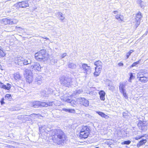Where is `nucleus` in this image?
<instances>
[{
  "instance_id": "29",
  "label": "nucleus",
  "mask_w": 148,
  "mask_h": 148,
  "mask_svg": "<svg viewBox=\"0 0 148 148\" xmlns=\"http://www.w3.org/2000/svg\"><path fill=\"white\" fill-rule=\"evenodd\" d=\"M68 66L71 69H74L76 67V64L74 63L71 62H69L68 64Z\"/></svg>"
},
{
  "instance_id": "1",
  "label": "nucleus",
  "mask_w": 148,
  "mask_h": 148,
  "mask_svg": "<svg viewBox=\"0 0 148 148\" xmlns=\"http://www.w3.org/2000/svg\"><path fill=\"white\" fill-rule=\"evenodd\" d=\"M17 63L19 65H27L30 64L29 68L30 69L38 71L41 70V67L40 64L38 62H32L31 60L29 58H27L24 59L23 58L20 57L17 59Z\"/></svg>"
},
{
  "instance_id": "9",
  "label": "nucleus",
  "mask_w": 148,
  "mask_h": 148,
  "mask_svg": "<svg viewBox=\"0 0 148 148\" xmlns=\"http://www.w3.org/2000/svg\"><path fill=\"white\" fill-rule=\"evenodd\" d=\"M142 16L141 13L139 12L136 15V17L135 18V21H133L134 23H136V24L134 26V27L136 28L140 24V18Z\"/></svg>"
},
{
  "instance_id": "5",
  "label": "nucleus",
  "mask_w": 148,
  "mask_h": 148,
  "mask_svg": "<svg viewBox=\"0 0 148 148\" xmlns=\"http://www.w3.org/2000/svg\"><path fill=\"white\" fill-rule=\"evenodd\" d=\"M90 133V130L89 127L83 126L79 133L80 137L84 139L87 138Z\"/></svg>"
},
{
  "instance_id": "42",
  "label": "nucleus",
  "mask_w": 148,
  "mask_h": 148,
  "mask_svg": "<svg viewBox=\"0 0 148 148\" xmlns=\"http://www.w3.org/2000/svg\"><path fill=\"white\" fill-rule=\"evenodd\" d=\"M40 80H38L37 81H36V84H38V85H40L42 82V80L40 79Z\"/></svg>"
},
{
  "instance_id": "26",
  "label": "nucleus",
  "mask_w": 148,
  "mask_h": 148,
  "mask_svg": "<svg viewBox=\"0 0 148 148\" xmlns=\"http://www.w3.org/2000/svg\"><path fill=\"white\" fill-rule=\"evenodd\" d=\"M137 3L140 5V6L141 8L143 7L146 5L145 3L141 0H138Z\"/></svg>"
},
{
  "instance_id": "36",
  "label": "nucleus",
  "mask_w": 148,
  "mask_h": 148,
  "mask_svg": "<svg viewBox=\"0 0 148 148\" xmlns=\"http://www.w3.org/2000/svg\"><path fill=\"white\" fill-rule=\"evenodd\" d=\"M134 51L132 50H131L130 51L127 53L126 54V57L127 59L129 58V56L131 55V54Z\"/></svg>"
},
{
  "instance_id": "50",
  "label": "nucleus",
  "mask_w": 148,
  "mask_h": 148,
  "mask_svg": "<svg viewBox=\"0 0 148 148\" xmlns=\"http://www.w3.org/2000/svg\"><path fill=\"white\" fill-rule=\"evenodd\" d=\"M2 66L0 64V69H2Z\"/></svg>"
},
{
  "instance_id": "8",
  "label": "nucleus",
  "mask_w": 148,
  "mask_h": 148,
  "mask_svg": "<svg viewBox=\"0 0 148 148\" xmlns=\"http://www.w3.org/2000/svg\"><path fill=\"white\" fill-rule=\"evenodd\" d=\"M29 6V4L27 1L19 2L14 5V6L18 9L20 8H25Z\"/></svg>"
},
{
  "instance_id": "15",
  "label": "nucleus",
  "mask_w": 148,
  "mask_h": 148,
  "mask_svg": "<svg viewBox=\"0 0 148 148\" xmlns=\"http://www.w3.org/2000/svg\"><path fill=\"white\" fill-rule=\"evenodd\" d=\"M52 102L46 103L45 102H42L40 101V107H47L48 106H52Z\"/></svg>"
},
{
  "instance_id": "39",
  "label": "nucleus",
  "mask_w": 148,
  "mask_h": 148,
  "mask_svg": "<svg viewBox=\"0 0 148 148\" xmlns=\"http://www.w3.org/2000/svg\"><path fill=\"white\" fill-rule=\"evenodd\" d=\"M128 115V112L127 111L123 112V117L124 118H125Z\"/></svg>"
},
{
  "instance_id": "11",
  "label": "nucleus",
  "mask_w": 148,
  "mask_h": 148,
  "mask_svg": "<svg viewBox=\"0 0 148 148\" xmlns=\"http://www.w3.org/2000/svg\"><path fill=\"white\" fill-rule=\"evenodd\" d=\"M82 67L84 70V73L86 74H89L90 73L91 67L90 66H88L86 64H82Z\"/></svg>"
},
{
  "instance_id": "12",
  "label": "nucleus",
  "mask_w": 148,
  "mask_h": 148,
  "mask_svg": "<svg viewBox=\"0 0 148 148\" xmlns=\"http://www.w3.org/2000/svg\"><path fill=\"white\" fill-rule=\"evenodd\" d=\"M63 101L67 102L68 103H70L71 105L73 106H75L76 105V102L75 100H72L71 99L65 98L62 99Z\"/></svg>"
},
{
  "instance_id": "21",
  "label": "nucleus",
  "mask_w": 148,
  "mask_h": 148,
  "mask_svg": "<svg viewBox=\"0 0 148 148\" xmlns=\"http://www.w3.org/2000/svg\"><path fill=\"white\" fill-rule=\"evenodd\" d=\"M40 94L42 97H48L49 95L47 93V92H46V91L44 90H41L40 92Z\"/></svg>"
},
{
  "instance_id": "23",
  "label": "nucleus",
  "mask_w": 148,
  "mask_h": 148,
  "mask_svg": "<svg viewBox=\"0 0 148 148\" xmlns=\"http://www.w3.org/2000/svg\"><path fill=\"white\" fill-rule=\"evenodd\" d=\"M125 84L123 83H120L119 86V89L120 92L125 91Z\"/></svg>"
},
{
  "instance_id": "48",
  "label": "nucleus",
  "mask_w": 148,
  "mask_h": 148,
  "mask_svg": "<svg viewBox=\"0 0 148 148\" xmlns=\"http://www.w3.org/2000/svg\"><path fill=\"white\" fill-rule=\"evenodd\" d=\"M118 65L119 66H123V63L122 62H120L119 63H118Z\"/></svg>"
},
{
  "instance_id": "6",
  "label": "nucleus",
  "mask_w": 148,
  "mask_h": 148,
  "mask_svg": "<svg viewBox=\"0 0 148 148\" xmlns=\"http://www.w3.org/2000/svg\"><path fill=\"white\" fill-rule=\"evenodd\" d=\"M45 50L42 49L40 50L35 54V59L38 61L44 60L43 59L45 58L47 56Z\"/></svg>"
},
{
  "instance_id": "25",
  "label": "nucleus",
  "mask_w": 148,
  "mask_h": 148,
  "mask_svg": "<svg viewBox=\"0 0 148 148\" xmlns=\"http://www.w3.org/2000/svg\"><path fill=\"white\" fill-rule=\"evenodd\" d=\"M13 77L16 80H18L21 78V76L18 73H16L13 75Z\"/></svg>"
},
{
  "instance_id": "4",
  "label": "nucleus",
  "mask_w": 148,
  "mask_h": 148,
  "mask_svg": "<svg viewBox=\"0 0 148 148\" xmlns=\"http://www.w3.org/2000/svg\"><path fill=\"white\" fill-rule=\"evenodd\" d=\"M59 79L60 84L65 87L69 88L73 85L72 79L69 76L62 77Z\"/></svg>"
},
{
  "instance_id": "10",
  "label": "nucleus",
  "mask_w": 148,
  "mask_h": 148,
  "mask_svg": "<svg viewBox=\"0 0 148 148\" xmlns=\"http://www.w3.org/2000/svg\"><path fill=\"white\" fill-rule=\"evenodd\" d=\"M3 22L5 25H12L16 24L18 22V20L15 19H10L5 18L3 19Z\"/></svg>"
},
{
  "instance_id": "20",
  "label": "nucleus",
  "mask_w": 148,
  "mask_h": 148,
  "mask_svg": "<svg viewBox=\"0 0 148 148\" xmlns=\"http://www.w3.org/2000/svg\"><path fill=\"white\" fill-rule=\"evenodd\" d=\"M62 110L63 111L66 112H68L70 113H74L75 112V110L74 109H73L63 108L62 109Z\"/></svg>"
},
{
  "instance_id": "17",
  "label": "nucleus",
  "mask_w": 148,
  "mask_h": 148,
  "mask_svg": "<svg viewBox=\"0 0 148 148\" xmlns=\"http://www.w3.org/2000/svg\"><path fill=\"white\" fill-rule=\"evenodd\" d=\"M101 68L96 67H95V71L94 73V76L96 77L99 76L101 72Z\"/></svg>"
},
{
  "instance_id": "37",
  "label": "nucleus",
  "mask_w": 148,
  "mask_h": 148,
  "mask_svg": "<svg viewBox=\"0 0 148 148\" xmlns=\"http://www.w3.org/2000/svg\"><path fill=\"white\" fill-rule=\"evenodd\" d=\"M83 92V90L82 89H79L77 90L75 92V94L76 95L79 94Z\"/></svg>"
},
{
  "instance_id": "43",
  "label": "nucleus",
  "mask_w": 148,
  "mask_h": 148,
  "mask_svg": "<svg viewBox=\"0 0 148 148\" xmlns=\"http://www.w3.org/2000/svg\"><path fill=\"white\" fill-rule=\"evenodd\" d=\"M43 78L41 76H38L36 77V81H37L38 80L42 79Z\"/></svg>"
},
{
  "instance_id": "13",
  "label": "nucleus",
  "mask_w": 148,
  "mask_h": 148,
  "mask_svg": "<svg viewBox=\"0 0 148 148\" xmlns=\"http://www.w3.org/2000/svg\"><path fill=\"white\" fill-rule=\"evenodd\" d=\"M11 87V85L9 83H7V85L4 84L3 83L0 82V88L5 90H9Z\"/></svg>"
},
{
  "instance_id": "27",
  "label": "nucleus",
  "mask_w": 148,
  "mask_h": 148,
  "mask_svg": "<svg viewBox=\"0 0 148 148\" xmlns=\"http://www.w3.org/2000/svg\"><path fill=\"white\" fill-rule=\"evenodd\" d=\"M94 64L96 67L102 68V63L100 60L96 61L95 62Z\"/></svg>"
},
{
  "instance_id": "49",
  "label": "nucleus",
  "mask_w": 148,
  "mask_h": 148,
  "mask_svg": "<svg viewBox=\"0 0 148 148\" xmlns=\"http://www.w3.org/2000/svg\"><path fill=\"white\" fill-rule=\"evenodd\" d=\"M113 12L114 14H116L118 12L117 11H113Z\"/></svg>"
},
{
  "instance_id": "22",
  "label": "nucleus",
  "mask_w": 148,
  "mask_h": 148,
  "mask_svg": "<svg viewBox=\"0 0 148 148\" xmlns=\"http://www.w3.org/2000/svg\"><path fill=\"white\" fill-rule=\"evenodd\" d=\"M147 142V140L145 139L142 140H140L139 142L137 144V146L138 147H140L141 145L145 144Z\"/></svg>"
},
{
  "instance_id": "38",
  "label": "nucleus",
  "mask_w": 148,
  "mask_h": 148,
  "mask_svg": "<svg viewBox=\"0 0 148 148\" xmlns=\"http://www.w3.org/2000/svg\"><path fill=\"white\" fill-rule=\"evenodd\" d=\"M5 53L3 50L0 51V56L1 57H3L5 56Z\"/></svg>"
},
{
  "instance_id": "14",
  "label": "nucleus",
  "mask_w": 148,
  "mask_h": 148,
  "mask_svg": "<svg viewBox=\"0 0 148 148\" xmlns=\"http://www.w3.org/2000/svg\"><path fill=\"white\" fill-rule=\"evenodd\" d=\"M80 103L85 107H87L89 105V102L88 101L84 98H81Z\"/></svg>"
},
{
  "instance_id": "31",
  "label": "nucleus",
  "mask_w": 148,
  "mask_h": 148,
  "mask_svg": "<svg viewBox=\"0 0 148 148\" xmlns=\"http://www.w3.org/2000/svg\"><path fill=\"white\" fill-rule=\"evenodd\" d=\"M58 60L57 59L54 58H52V59H51L50 63L52 65H53L57 62Z\"/></svg>"
},
{
  "instance_id": "16",
  "label": "nucleus",
  "mask_w": 148,
  "mask_h": 148,
  "mask_svg": "<svg viewBox=\"0 0 148 148\" xmlns=\"http://www.w3.org/2000/svg\"><path fill=\"white\" fill-rule=\"evenodd\" d=\"M138 125L140 129L143 131H145L147 129V126H144L142 122L141 121H140L138 123Z\"/></svg>"
},
{
  "instance_id": "45",
  "label": "nucleus",
  "mask_w": 148,
  "mask_h": 148,
  "mask_svg": "<svg viewBox=\"0 0 148 148\" xmlns=\"http://www.w3.org/2000/svg\"><path fill=\"white\" fill-rule=\"evenodd\" d=\"M143 137V136H136L134 138L136 140H138V139H139L140 138H141L142 137Z\"/></svg>"
},
{
  "instance_id": "7",
  "label": "nucleus",
  "mask_w": 148,
  "mask_h": 148,
  "mask_svg": "<svg viewBox=\"0 0 148 148\" xmlns=\"http://www.w3.org/2000/svg\"><path fill=\"white\" fill-rule=\"evenodd\" d=\"M24 75L26 77L27 82L30 84L33 80L32 74L31 71L28 69H26L25 70Z\"/></svg>"
},
{
  "instance_id": "34",
  "label": "nucleus",
  "mask_w": 148,
  "mask_h": 148,
  "mask_svg": "<svg viewBox=\"0 0 148 148\" xmlns=\"http://www.w3.org/2000/svg\"><path fill=\"white\" fill-rule=\"evenodd\" d=\"M5 99H7V100H8L9 101L11 100L12 99V97L10 94H6L5 96Z\"/></svg>"
},
{
  "instance_id": "32",
  "label": "nucleus",
  "mask_w": 148,
  "mask_h": 148,
  "mask_svg": "<svg viewBox=\"0 0 148 148\" xmlns=\"http://www.w3.org/2000/svg\"><path fill=\"white\" fill-rule=\"evenodd\" d=\"M61 21H63V20L65 18L63 14L61 12H59V14L58 15Z\"/></svg>"
},
{
  "instance_id": "46",
  "label": "nucleus",
  "mask_w": 148,
  "mask_h": 148,
  "mask_svg": "<svg viewBox=\"0 0 148 148\" xmlns=\"http://www.w3.org/2000/svg\"><path fill=\"white\" fill-rule=\"evenodd\" d=\"M67 55L66 53H63L61 56V59H62L65 57Z\"/></svg>"
},
{
  "instance_id": "53",
  "label": "nucleus",
  "mask_w": 148,
  "mask_h": 148,
  "mask_svg": "<svg viewBox=\"0 0 148 148\" xmlns=\"http://www.w3.org/2000/svg\"><path fill=\"white\" fill-rule=\"evenodd\" d=\"M95 148H99L98 147H95Z\"/></svg>"
},
{
  "instance_id": "41",
  "label": "nucleus",
  "mask_w": 148,
  "mask_h": 148,
  "mask_svg": "<svg viewBox=\"0 0 148 148\" xmlns=\"http://www.w3.org/2000/svg\"><path fill=\"white\" fill-rule=\"evenodd\" d=\"M121 92L123 94V96L124 97H125L126 99H127V95L125 91H123Z\"/></svg>"
},
{
  "instance_id": "2",
  "label": "nucleus",
  "mask_w": 148,
  "mask_h": 148,
  "mask_svg": "<svg viewBox=\"0 0 148 148\" xmlns=\"http://www.w3.org/2000/svg\"><path fill=\"white\" fill-rule=\"evenodd\" d=\"M66 136L64 132L60 130H56L53 140L58 145H62L65 142Z\"/></svg>"
},
{
  "instance_id": "52",
  "label": "nucleus",
  "mask_w": 148,
  "mask_h": 148,
  "mask_svg": "<svg viewBox=\"0 0 148 148\" xmlns=\"http://www.w3.org/2000/svg\"><path fill=\"white\" fill-rule=\"evenodd\" d=\"M45 39H49L48 38H47V37H46L45 38Z\"/></svg>"
},
{
  "instance_id": "28",
  "label": "nucleus",
  "mask_w": 148,
  "mask_h": 148,
  "mask_svg": "<svg viewBox=\"0 0 148 148\" xmlns=\"http://www.w3.org/2000/svg\"><path fill=\"white\" fill-rule=\"evenodd\" d=\"M115 18L116 19L119 21H123V15L120 14H117L115 16Z\"/></svg>"
},
{
  "instance_id": "19",
  "label": "nucleus",
  "mask_w": 148,
  "mask_h": 148,
  "mask_svg": "<svg viewBox=\"0 0 148 148\" xmlns=\"http://www.w3.org/2000/svg\"><path fill=\"white\" fill-rule=\"evenodd\" d=\"M100 98L101 100L104 101L105 99V92L103 90H101L99 92Z\"/></svg>"
},
{
  "instance_id": "24",
  "label": "nucleus",
  "mask_w": 148,
  "mask_h": 148,
  "mask_svg": "<svg viewBox=\"0 0 148 148\" xmlns=\"http://www.w3.org/2000/svg\"><path fill=\"white\" fill-rule=\"evenodd\" d=\"M96 112L101 117L106 118H108L109 116L104 114V113L100 111H96Z\"/></svg>"
},
{
  "instance_id": "18",
  "label": "nucleus",
  "mask_w": 148,
  "mask_h": 148,
  "mask_svg": "<svg viewBox=\"0 0 148 148\" xmlns=\"http://www.w3.org/2000/svg\"><path fill=\"white\" fill-rule=\"evenodd\" d=\"M40 101H34L31 103V106L33 107L34 108H37L40 107Z\"/></svg>"
},
{
  "instance_id": "51",
  "label": "nucleus",
  "mask_w": 148,
  "mask_h": 148,
  "mask_svg": "<svg viewBox=\"0 0 148 148\" xmlns=\"http://www.w3.org/2000/svg\"><path fill=\"white\" fill-rule=\"evenodd\" d=\"M2 49V47H1L0 46V51L1 50H2L1 49Z\"/></svg>"
},
{
  "instance_id": "3",
  "label": "nucleus",
  "mask_w": 148,
  "mask_h": 148,
  "mask_svg": "<svg viewBox=\"0 0 148 148\" xmlns=\"http://www.w3.org/2000/svg\"><path fill=\"white\" fill-rule=\"evenodd\" d=\"M137 77L140 82H146L148 81V73L145 70H141L137 73Z\"/></svg>"
},
{
  "instance_id": "40",
  "label": "nucleus",
  "mask_w": 148,
  "mask_h": 148,
  "mask_svg": "<svg viewBox=\"0 0 148 148\" xmlns=\"http://www.w3.org/2000/svg\"><path fill=\"white\" fill-rule=\"evenodd\" d=\"M53 90L51 88L49 89L47 91V93L49 95V94H52L53 93Z\"/></svg>"
},
{
  "instance_id": "33",
  "label": "nucleus",
  "mask_w": 148,
  "mask_h": 148,
  "mask_svg": "<svg viewBox=\"0 0 148 148\" xmlns=\"http://www.w3.org/2000/svg\"><path fill=\"white\" fill-rule=\"evenodd\" d=\"M140 60H139L138 61L134 62L133 64L130 66V68H132L134 66H136L140 62Z\"/></svg>"
},
{
  "instance_id": "30",
  "label": "nucleus",
  "mask_w": 148,
  "mask_h": 148,
  "mask_svg": "<svg viewBox=\"0 0 148 148\" xmlns=\"http://www.w3.org/2000/svg\"><path fill=\"white\" fill-rule=\"evenodd\" d=\"M135 73H130V77L128 79V81L130 82H131V80L134 79L135 77Z\"/></svg>"
},
{
  "instance_id": "44",
  "label": "nucleus",
  "mask_w": 148,
  "mask_h": 148,
  "mask_svg": "<svg viewBox=\"0 0 148 148\" xmlns=\"http://www.w3.org/2000/svg\"><path fill=\"white\" fill-rule=\"evenodd\" d=\"M110 83H109L108 85V86L110 87L109 88V90H112L114 89V87L113 86H110Z\"/></svg>"
},
{
  "instance_id": "35",
  "label": "nucleus",
  "mask_w": 148,
  "mask_h": 148,
  "mask_svg": "<svg viewBox=\"0 0 148 148\" xmlns=\"http://www.w3.org/2000/svg\"><path fill=\"white\" fill-rule=\"evenodd\" d=\"M131 143V141L130 140H127L123 141L121 143L122 145H129Z\"/></svg>"
},
{
  "instance_id": "47",
  "label": "nucleus",
  "mask_w": 148,
  "mask_h": 148,
  "mask_svg": "<svg viewBox=\"0 0 148 148\" xmlns=\"http://www.w3.org/2000/svg\"><path fill=\"white\" fill-rule=\"evenodd\" d=\"M4 99L3 98L0 101V102L1 103V105H3L5 103L4 101Z\"/></svg>"
}]
</instances>
